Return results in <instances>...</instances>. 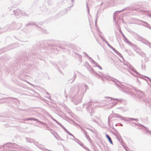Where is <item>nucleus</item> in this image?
<instances>
[{
	"label": "nucleus",
	"mask_w": 151,
	"mask_h": 151,
	"mask_svg": "<svg viewBox=\"0 0 151 151\" xmlns=\"http://www.w3.org/2000/svg\"><path fill=\"white\" fill-rule=\"evenodd\" d=\"M106 137L108 138V139L109 140V142H110V143L111 144H113V142L111 139V138L107 134H106Z\"/></svg>",
	"instance_id": "obj_1"
}]
</instances>
